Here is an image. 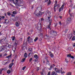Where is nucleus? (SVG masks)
<instances>
[{"instance_id":"1","label":"nucleus","mask_w":75,"mask_h":75,"mask_svg":"<svg viewBox=\"0 0 75 75\" xmlns=\"http://www.w3.org/2000/svg\"><path fill=\"white\" fill-rule=\"evenodd\" d=\"M13 1L14 4L16 6H18L20 4L23 5V3H24V1L23 0H13Z\"/></svg>"},{"instance_id":"2","label":"nucleus","mask_w":75,"mask_h":75,"mask_svg":"<svg viewBox=\"0 0 75 75\" xmlns=\"http://www.w3.org/2000/svg\"><path fill=\"white\" fill-rule=\"evenodd\" d=\"M54 70L55 71H56V72H57V73H58V74H60V73H61V74H65V72L64 71H63L62 72V70H60L58 69L57 68H55L54 69Z\"/></svg>"},{"instance_id":"3","label":"nucleus","mask_w":75,"mask_h":75,"mask_svg":"<svg viewBox=\"0 0 75 75\" xmlns=\"http://www.w3.org/2000/svg\"><path fill=\"white\" fill-rule=\"evenodd\" d=\"M39 10H37L34 13L37 16H40V14L39 13Z\"/></svg>"},{"instance_id":"4","label":"nucleus","mask_w":75,"mask_h":75,"mask_svg":"<svg viewBox=\"0 0 75 75\" xmlns=\"http://www.w3.org/2000/svg\"><path fill=\"white\" fill-rule=\"evenodd\" d=\"M41 24L40 23V24H39V23L38 25V30H41Z\"/></svg>"},{"instance_id":"5","label":"nucleus","mask_w":75,"mask_h":75,"mask_svg":"<svg viewBox=\"0 0 75 75\" xmlns=\"http://www.w3.org/2000/svg\"><path fill=\"white\" fill-rule=\"evenodd\" d=\"M45 3L47 2L48 5H50L51 3V2L50 0H45Z\"/></svg>"},{"instance_id":"6","label":"nucleus","mask_w":75,"mask_h":75,"mask_svg":"<svg viewBox=\"0 0 75 75\" xmlns=\"http://www.w3.org/2000/svg\"><path fill=\"white\" fill-rule=\"evenodd\" d=\"M64 5L63 4L62 6L61 7L59 8V12H60V11H62L63 10V8H64Z\"/></svg>"},{"instance_id":"7","label":"nucleus","mask_w":75,"mask_h":75,"mask_svg":"<svg viewBox=\"0 0 75 75\" xmlns=\"http://www.w3.org/2000/svg\"><path fill=\"white\" fill-rule=\"evenodd\" d=\"M71 18H68L67 22V23H69L71 22Z\"/></svg>"},{"instance_id":"8","label":"nucleus","mask_w":75,"mask_h":75,"mask_svg":"<svg viewBox=\"0 0 75 75\" xmlns=\"http://www.w3.org/2000/svg\"><path fill=\"white\" fill-rule=\"evenodd\" d=\"M72 37V34H70L68 35V37L69 38V40H71Z\"/></svg>"},{"instance_id":"9","label":"nucleus","mask_w":75,"mask_h":75,"mask_svg":"<svg viewBox=\"0 0 75 75\" xmlns=\"http://www.w3.org/2000/svg\"><path fill=\"white\" fill-rule=\"evenodd\" d=\"M13 65H14V63H12L9 66V68L10 69V68H11L13 66Z\"/></svg>"},{"instance_id":"10","label":"nucleus","mask_w":75,"mask_h":75,"mask_svg":"<svg viewBox=\"0 0 75 75\" xmlns=\"http://www.w3.org/2000/svg\"><path fill=\"white\" fill-rule=\"evenodd\" d=\"M16 27H19V25H20V23L18 22H16Z\"/></svg>"},{"instance_id":"11","label":"nucleus","mask_w":75,"mask_h":75,"mask_svg":"<svg viewBox=\"0 0 75 75\" xmlns=\"http://www.w3.org/2000/svg\"><path fill=\"white\" fill-rule=\"evenodd\" d=\"M30 38V37L29 36L28 37L27 39H28V42H33V41H30L29 39Z\"/></svg>"},{"instance_id":"12","label":"nucleus","mask_w":75,"mask_h":75,"mask_svg":"<svg viewBox=\"0 0 75 75\" xmlns=\"http://www.w3.org/2000/svg\"><path fill=\"white\" fill-rule=\"evenodd\" d=\"M50 54V57H51V58H52V57H54V55H53V54H52V53H51V52H49Z\"/></svg>"},{"instance_id":"13","label":"nucleus","mask_w":75,"mask_h":75,"mask_svg":"<svg viewBox=\"0 0 75 75\" xmlns=\"http://www.w3.org/2000/svg\"><path fill=\"white\" fill-rule=\"evenodd\" d=\"M38 39V37H36L35 38V39L34 40V41L35 42H36L37 40Z\"/></svg>"},{"instance_id":"14","label":"nucleus","mask_w":75,"mask_h":75,"mask_svg":"<svg viewBox=\"0 0 75 75\" xmlns=\"http://www.w3.org/2000/svg\"><path fill=\"white\" fill-rule=\"evenodd\" d=\"M18 17H16L13 19V21H17V20H18Z\"/></svg>"},{"instance_id":"15","label":"nucleus","mask_w":75,"mask_h":75,"mask_svg":"<svg viewBox=\"0 0 75 75\" xmlns=\"http://www.w3.org/2000/svg\"><path fill=\"white\" fill-rule=\"evenodd\" d=\"M39 13H40V15H42V14H44V13H45V12H41L40 11H39Z\"/></svg>"},{"instance_id":"16","label":"nucleus","mask_w":75,"mask_h":75,"mask_svg":"<svg viewBox=\"0 0 75 75\" xmlns=\"http://www.w3.org/2000/svg\"><path fill=\"white\" fill-rule=\"evenodd\" d=\"M34 57L36 59H37L38 58V56L37 54H35L34 55Z\"/></svg>"},{"instance_id":"17","label":"nucleus","mask_w":75,"mask_h":75,"mask_svg":"<svg viewBox=\"0 0 75 75\" xmlns=\"http://www.w3.org/2000/svg\"><path fill=\"white\" fill-rule=\"evenodd\" d=\"M15 45H16V46H17V44L18 43L17 40H15Z\"/></svg>"},{"instance_id":"18","label":"nucleus","mask_w":75,"mask_h":75,"mask_svg":"<svg viewBox=\"0 0 75 75\" xmlns=\"http://www.w3.org/2000/svg\"><path fill=\"white\" fill-rule=\"evenodd\" d=\"M24 57L25 58H27V54L26 53H25L24 54Z\"/></svg>"},{"instance_id":"19","label":"nucleus","mask_w":75,"mask_h":75,"mask_svg":"<svg viewBox=\"0 0 75 75\" xmlns=\"http://www.w3.org/2000/svg\"><path fill=\"white\" fill-rule=\"evenodd\" d=\"M5 22L6 24H7V23H8L9 22V21H8V20H5Z\"/></svg>"},{"instance_id":"20","label":"nucleus","mask_w":75,"mask_h":75,"mask_svg":"<svg viewBox=\"0 0 75 75\" xmlns=\"http://www.w3.org/2000/svg\"><path fill=\"white\" fill-rule=\"evenodd\" d=\"M25 58L23 59L21 61V62H23L25 61Z\"/></svg>"},{"instance_id":"21","label":"nucleus","mask_w":75,"mask_h":75,"mask_svg":"<svg viewBox=\"0 0 75 75\" xmlns=\"http://www.w3.org/2000/svg\"><path fill=\"white\" fill-rule=\"evenodd\" d=\"M51 25V22H50L49 25L48 26V28H50V25Z\"/></svg>"},{"instance_id":"22","label":"nucleus","mask_w":75,"mask_h":75,"mask_svg":"<svg viewBox=\"0 0 75 75\" xmlns=\"http://www.w3.org/2000/svg\"><path fill=\"white\" fill-rule=\"evenodd\" d=\"M55 72L54 71H53L51 75H55Z\"/></svg>"},{"instance_id":"23","label":"nucleus","mask_w":75,"mask_h":75,"mask_svg":"<svg viewBox=\"0 0 75 75\" xmlns=\"http://www.w3.org/2000/svg\"><path fill=\"white\" fill-rule=\"evenodd\" d=\"M44 20V19L42 18L39 21V23H41V21H42Z\"/></svg>"},{"instance_id":"24","label":"nucleus","mask_w":75,"mask_h":75,"mask_svg":"<svg viewBox=\"0 0 75 75\" xmlns=\"http://www.w3.org/2000/svg\"><path fill=\"white\" fill-rule=\"evenodd\" d=\"M15 37H12V41H14V40H15Z\"/></svg>"},{"instance_id":"25","label":"nucleus","mask_w":75,"mask_h":75,"mask_svg":"<svg viewBox=\"0 0 75 75\" xmlns=\"http://www.w3.org/2000/svg\"><path fill=\"white\" fill-rule=\"evenodd\" d=\"M67 75H71V72H69L67 74Z\"/></svg>"},{"instance_id":"26","label":"nucleus","mask_w":75,"mask_h":75,"mask_svg":"<svg viewBox=\"0 0 75 75\" xmlns=\"http://www.w3.org/2000/svg\"><path fill=\"white\" fill-rule=\"evenodd\" d=\"M75 36H73L72 38V41H74V40H75Z\"/></svg>"},{"instance_id":"27","label":"nucleus","mask_w":75,"mask_h":75,"mask_svg":"<svg viewBox=\"0 0 75 75\" xmlns=\"http://www.w3.org/2000/svg\"><path fill=\"white\" fill-rule=\"evenodd\" d=\"M11 72V71L10 70H8L7 71V74H9Z\"/></svg>"},{"instance_id":"28","label":"nucleus","mask_w":75,"mask_h":75,"mask_svg":"<svg viewBox=\"0 0 75 75\" xmlns=\"http://www.w3.org/2000/svg\"><path fill=\"white\" fill-rule=\"evenodd\" d=\"M11 57V55H10L9 56H7V58H8V59H9V58H10Z\"/></svg>"},{"instance_id":"29","label":"nucleus","mask_w":75,"mask_h":75,"mask_svg":"<svg viewBox=\"0 0 75 75\" xmlns=\"http://www.w3.org/2000/svg\"><path fill=\"white\" fill-rule=\"evenodd\" d=\"M67 57H69V58H71V55L70 54H67Z\"/></svg>"},{"instance_id":"30","label":"nucleus","mask_w":75,"mask_h":75,"mask_svg":"<svg viewBox=\"0 0 75 75\" xmlns=\"http://www.w3.org/2000/svg\"><path fill=\"white\" fill-rule=\"evenodd\" d=\"M13 14L16 15L17 14V12H16V11H14L13 12Z\"/></svg>"},{"instance_id":"31","label":"nucleus","mask_w":75,"mask_h":75,"mask_svg":"<svg viewBox=\"0 0 75 75\" xmlns=\"http://www.w3.org/2000/svg\"><path fill=\"white\" fill-rule=\"evenodd\" d=\"M3 69H0V74H1L2 72V71H3Z\"/></svg>"},{"instance_id":"32","label":"nucleus","mask_w":75,"mask_h":75,"mask_svg":"<svg viewBox=\"0 0 75 75\" xmlns=\"http://www.w3.org/2000/svg\"><path fill=\"white\" fill-rule=\"evenodd\" d=\"M5 18V17H4V16H2L1 17V18L2 19H4V18Z\"/></svg>"},{"instance_id":"33","label":"nucleus","mask_w":75,"mask_h":75,"mask_svg":"<svg viewBox=\"0 0 75 75\" xmlns=\"http://www.w3.org/2000/svg\"><path fill=\"white\" fill-rule=\"evenodd\" d=\"M54 33H55L54 32V30H52L51 31V34H52Z\"/></svg>"},{"instance_id":"34","label":"nucleus","mask_w":75,"mask_h":75,"mask_svg":"<svg viewBox=\"0 0 75 75\" xmlns=\"http://www.w3.org/2000/svg\"><path fill=\"white\" fill-rule=\"evenodd\" d=\"M25 68H26V67H23V68H22V70H24L25 69Z\"/></svg>"},{"instance_id":"35","label":"nucleus","mask_w":75,"mask_h":75,"mask_svg":"<svg viewBox=\"0 0 75 75\" xmlns=\"http://www.w3.org/2000/svg\"><path fill=\"white\" fill-rule=\"evenodd\" d=\"M55 7L56 6H54V11H56V9L55 8Z\"/></svg>"},{"instance_id":"36","label":"nucleus","mask_w":75,"mask_h":75,"mask_svg":"<svg viewBox=\"0 0 75 75\" xmlns=\"http://www.w3.org/2000/svg\"><path fill=\"white\" fill-rule=\"evenodd\" d=\"M32 60H33V59H32V58H30V59L29 60L30 62H31V61H32Z\"/></svg>"},{"instance_id":"37","label":"nucleus","mask_w":75,"mask_h":75,"mask_svg":"<svg viewBox=\"0 0 75 75\" xmlns=\"http://www.w3.org/2000/svg\"><path fill=\"white\" fill-rule=\"evenodd\" d=\"M52 66H51L50 67V69H49V70H51V68H52Z\"/></svg>"},{"instance_id":"38","label":"nucleus","mask_w":75,"mask_h":75,"mask_svg":"<svg viewBox=\"0 0 75 75\" xmlns=\"http://www.w3.org/2000/svg\"><path fill=\"white\" fill-rule=\"evenodd\" d=\"M48 14L49 16H50V15H51V12H48Z\"/></svg>"},{"instance_id":"39","label":"nucleus","mask_w":75,"mask_h":75,"mask_svg":"<svg viewBox=\"0 0 75 75\" xmlns=\"http://www.w3.org/2000/svg\"><path fill=\"white\" fill-rule=\"evenodd\" d=\"M57 4H54V7H57Z\"/></svg>"},{"instance_id":"40","label":"nucleus","mask_w":75,"mask_h":75,"mask_svg":"<svg viewBox=\"0 0 75 75\" xmlns=\"http://www.w3.org/2000/svg\"><path fill=\"white\" fill-rule=\"evenodd\" d=\"M47 75H51V73L50 72H49L48 73Z\"/></svg>"},{"instance_id":"41","label":"nucleus","mask_w":75,"mask_h":75,"mask_svg":"<svg viewBox=\"0 0 75 75\" xmlns=\"http://www.w3.org/2000/svg\"><path fill=\"white\" fill-rule=\"evenodd\" d=\"M7 14L8 15V16H10V12H8L7 13Z\"/></svg>"},{"instance_id":"42","label":"nucleus","mask_w":75,"mask_h":75,"mask_svg":"<svg viewBox=\"0 0 75 75\" xmlns=\"http://www.w3.org/2000/svg\"><path fill=\"white\" fill-rule=\"evenodd\" d=\"M70 57H71V58H72V59H74V57H73V56H71Z\"/></svg>"},{"instance_id":"43","label":"nucleus","mask_w":75,"mask_h":75,"mask_svg":"<svg viewBox=\"0 0 75 75\" xmlns=\"http://www.w3.org/2000/svg\"><path fill=\"white\" fill-rule=\"evenodd\" d=\"M20 41H22V40H23V38H21L20 39Z\"/></svg>"},{"instance_id":"44","label":"nucleus","mask_w":75,"mask_h":75,"mask_svg":"<svg viewBox=\"0 0 75 75\" xmlns=\"http://www.w3.org/2000/svg\"><path fill=\"white\" fill-rule=\"evenodd\" d=\"M1 49H2V48L1 47H0V51H2V50Z\"/></svg>"},{"instance_id":"45","label":"nucleus","mask_w":75,"mask_h":75,"mask_svg":"<svg viewBox=\"0 0 75 75\" xmlns=\"http://www.w3.org/2000/svg\"><path fill=\"white\" fill-rule=\"evenodd\" d=\"M31 50H32V49H28V50L29 51H31Z\"/></svg>"},{"instance_id":"46","label":"nucleus","mask_w":75,"mask_h":75,"mask_svg":"<svg viewBox=\"0 0 75 75\" xmlns=\"http://www.w3.org/2000/svg\"><path fill=\"white\" fill-rule=\"evenodd\" d=\"M41 75H44V73H43V72H41Z\"/></svg>"},{"instance_id":"47","label":"nucleus","mask_w":75,"mask_h":75,"mask_svg":"<svg viewBox=\"0 0 75 75\" xmlns=\"http://www.w3.org/2000/svg\"><path fill=\"white\" fill-rule=\"evenodd\" d=\"M57 1H55V4H57Z\"/></svg>"},{"instance_id":"48","label":"nucleus","mask_w":75,"mask_h":75,"mask_svg":"<svg viewBox=\"0 0 75 75\" xmlns=\"http://www.w3.org/2000/svg\"><path fill=\"white\" fill-rule=\"evenodd\" d=\"M59 23L60 24V25H62V24H61V22H59Z\"/></svg>"},{"instance_id":"49","label":"nucleus","mask_w":75,"mask_h":75,"mask_svg":"<svg viewBox=\"0 0 75 75\" xmlns=\"http://www.w3.org/2000/svg\"><path fill=\"white\" fill-rule=\"evenodd\" d=\"M73 46L74 47H75V43H74V44H73Z\"/></svg>"},{"instance_id":"50","label":"nucleus","mask_w":75,"mask_h":75,"mask_svg":"<svg viewBox=\"0 0 75 75\" xmlns=\"http://www.w3.org/2000/svg\"><path fill=\"white\" fill-rule=\"evenodd\" d=\"M65 62H67V63H68V62L67 61V59H65Z\"/></svg>"},{"instance_id":"51","label":"nucleus","mask_w":75,"mask_h":75,"mask_svg":"<svg viewBox=\"0 0 75 75\" xmlns=\"http://www.w3.org/2000/svg\"><path fill=\"white\" fill-rule=\"evenodd\" d=\"M47 64H49V61H47Z\"/></svg>"},{"instance_id":"52","label":"nucleus","mask_w":75,"mask_h":75,"mask_svg":"<svg viewBox=\"0 0 75 75\" xmlns=\"http://www.w3.org/2000/svg\"><path fill=\"white\" fill-rule=\"evenodd\" d=\"M4 14L5 16H6V15H7V13H4Z\"/></svg>"},{"instance_id":"53","label":"nucleus","mask_w":75,"mask_h":75,"mask_svg":"<svg viewBox=\"0 0 75 75\" xmlns=\"http://www.w3.org/2000/svg\"><path fill=\"white\" fill-rule=\"evenodd\" d=\"M7 63L8 64V63H9V62H7L6 63V64H7Z\"/></svg>"},{"instance_id":"54","label":"nucleus","mask_w":75,"mask_h":75,"mask_svg":"<svg viewBox=\"0 0 75 75\" xmlns=\"http://www.w3.org/2000/svg\"><path fill=\"white\" fill-rule=\"evenodd\" d=\"M11 16H12L13 17H14V15L13 14L11 15Z\"/></svg>"},{"instance_id":"55","label":"nucleus","mask_w":75,"mask_h":75,"mask_svg":"<svg viewBox=\"0 0 75 75\" xmlns=\"http://www.w3.org/2000/svg\"><path fill=\"white\" fill-rule=\"evenodd\" d=\"M59 17L60 18H61V19L62 18V16H60Z\"/></svg>"},{"instance_id":"56","label":"nucleus","mask_w":75,"mask_h":75,"mask_svg":"<svg viewBox=\"0 0 75 75\" xmlns=\"http://www.w3.org/2000/svg\"><path fill=\"white\" fill-rule=\"evenodd\" d=\"M38 71L39 70V67H38L37 68Z\"/></svg>"},{"instance_id":"57","label":"nucleus","mask_w":75,"mask_h":75,"mask_svg":"<svg viewBox=\"0 0 75 75\" xmlns=\"http://www.w3.org/2000/svg\"><path fill=\"white\" fill-rule=\"evenodd\" d=\"M14 60H12V62H14Z\"/></svg>"},{"instance_id":"58","label":"nucleus","mask_w":75,"mask_h":75,"mask_svg":"<svg viewBox=\"0 0 75 75\" xmlns=\"http://www.w3.org/2000/svg\"><path fill=\"white\" fill-rule=\"evenodd\" d=\"M4 55H5V56H6V55H7V54H4Z\"/></svg>"},{"instance_id":"59","label":"nucleus","mask_w":75,"mask_h":75,"mask_svg":"<svg viewBox=\"0 0 75 75\" xmlns=\"http://www.w3.org/2000/svg\"><path fill=\"white\" fill-rule=\"evenodd\" d=\"M50 17H48V19L49 20L50 19Z\"/></svg>"},{"instance_id":"60","label":"nucleus","mask_w":75,"mask_h":75,"mask_svg":"<svg viewBox=\"0 0 75 75\" xmlns=\"http://www.w3.org/2000/svg\"><path fill=\"white\" fill-rule=\"evenodd\" d=\"M1 17L0 16V20H1Z\"/></svg>"},{"instance_id":"61","label":"nucleus","mask_w":75,"mask_h":75,"mask_svg":"<svg viewBox=\"0 0 75 75\" xmlns=\"http://www.w3.org/2000/svg\"><path fill=\"white\" fill-rule=\"evenodd\" d=\"M29 55H30V53H29V54L28 55V56H29Z\"/></svg>"},{"instance_id":"62","label":"nucleus","mask_w":75,"mask_h":75,"mask_svg":"<svg viewBox=\"0 0 75 75\" xmlns=\"http://www.w3.org/2000/svg\"><path fill=\"white\" fill-rule=\"evenodd\" d=\"M1 27V25H0V27Z\"/></svg>"},{"instance_id":"63","label":"nucleus","mask_w":75,"mask_h":75,"mask_svg":"<svg viewBox=\"0 0 75 75\" xmlns=\"http://www.w3.org/2000/svg\"><path fill=\"white\" fill-rule=\"evenodd\" d=\"M1 56H2V55H0V57H1Z\"/></svg>"},{"instance_id":"64","label":"nucleus","mask_w":75,"mask_h":75,"mask_svg":"<svg viewBox=\"0 0 75 75\" xmlns=\"http://www.w3.org/2000/svg\"><path fill=\"white\" fill-rule=\"evenodd\" d=\"M55 75H57V74H56Z\"/></svg>"}]
</instances>
